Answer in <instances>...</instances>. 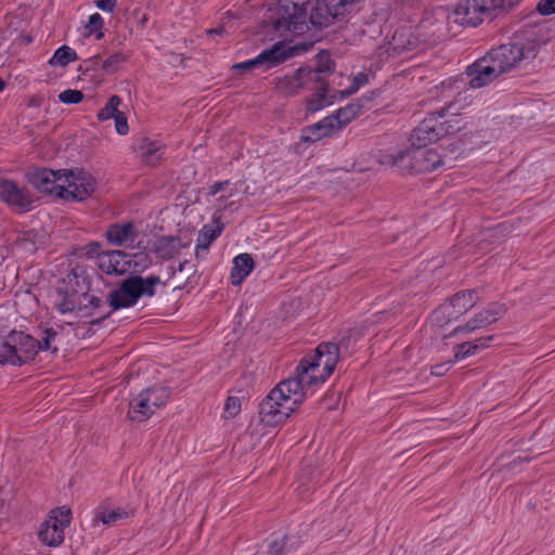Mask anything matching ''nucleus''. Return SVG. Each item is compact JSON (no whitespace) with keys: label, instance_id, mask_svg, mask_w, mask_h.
Segmentation results:
<instances>
[{"label":"nucleus","instance_id":"34","mask_svg":"<svg viewBox=\"0 0 555 555\" xmlns=\"http://www.w3.org/2000/svg\"><path fill=\"white\" fill-rule=\"evenodd\" d=\"M128 59V53L115 52L102 62V69L108 74L116 73Z\"/></svg>","mask_w":555,"mask_h":555},{"label":"nucleus","instance_id":"35","mask_svg":"<svg viewBox=\"0 0 555 555\" xmlns=\"http://www.w3.org/2000/svg\"><path fill=\"white\" fill-rule=\"evenodd\" d=\"M121 104V99L118 95H112L103 108H101L98 113V119L100 121L108 120L114 118L117 113H119V105Z\"/></svg>","mask_w":555,"mask_h":555},{"label":"nucleus","instance_id":"47","mask_svg":"<svg viewBox=\"0 0 555 555\" xmlns=\"http://www.w3.org/2000/svg\"><path fill=\"white\" fill-rule=\"evenodd\" d=\"M494 338V336L490 335V336H485V337H480L476 340L473 341L474 346H476L477 348V352L489 347V344L490 341H492Z\"/></svg>","mask_w":555,"mask_h":555},{"label":"nucleus","instance_id":"45","mask_svg":"<svg viewBox=\"0 0 555 555\" xmlns=\"http://www.w3.org/2000/svg\"><path fill=\"white\" fill-rule=\"evenodd\" d=\"M96 7L105 12H113L117 0H94Z\"/></svg>","mask_w":555,"mask_h":555},{"label":"nucleus","instance_id":"46","mask_svg":"<svg viewBox=\"0 0 555 555\" xmlns=\"http://www.w3.org/2000/svg\"><path fill=\"white\" fill-rule=\"evenodd\" d=\"M230 183L229 180H225V181H219V182H215L214 184H211L208 189V195L210 196H215L217 195L220 191H222L228 184Z\"/></svg>","mask_w":555,"mask_h":555},{"label":"nucleus","instance_id":"23","mask_svg":"<svg viewBox=\"0 0 555 555\" xmlns=\"http://www.w3.org/2000/svg\"><path fill=\"white\" fill-rule=\"evenodd\" d=\"M79 289L56 288L53 306L62 314L76 311V302Z\"/></svg>","mask_w":555,"mask_h":555},{"label":"nucleus","instance_id":"54","mask_svg":"<svg viewBox=\"0 0 555 555\" xmlns=\"http://www.w3.org/2000/svg\"><path fill=\"white\" fill-rule=\"evenodd\" d=\"M348 1H349V2H351V3L353 4V2H354L356 0H348Z\"/></svg>","mask_w":555,"mask_h":555},{"label":"nucleus","instance_id":"4","mask_svg":"<svg viewBox=\"0 0 555 555\" xmlns=\"http://www.w3.org/2000/svg\"><path fill=\"white\" fill-rule=\"evenodd\" d=\"M466 122L460 115H446L443 111L435 112L425 117L412 131L413 143H434L448 135L465 129Z\"/></svg>","mask_w":555,"mask_h":555},{"label":"nucleus","instance_id":"2","mask_svg":"<svg viewBox=\"0 0 555 555\" xmlns=\"http://www.w3.org/2000/svg\"><path fill=\"white\" fill-rule=\"evenodd\" d=\"M276 12L273 28L285 39L304 35L311 27H327L337 20L322 0L308 1L301 7L286 0Z\"/></svg>","mask_w":555,"mask_h":555},{"label":"nucleus","instance_id":"49","mask_svg":"<svg viewBox=\"0 0 555 555\" xmlns=\"http://www.w3.org/2000/svg\"><path fill=\"white\" fill-rule=\"evenodd\" d=\"M88 62L91 63L92 65H99L101 62V57H100V55H95V56L91 57Z\"/></svg>","mask_w":555,"mask_h":555},{"label":"nucleus","instance_id":"27","mask_svg":"<svg viewBox=\"0 0 555 555\" xmlns=\"http://www.w3.org/2000/svg\"><path fill=\"white\" fill-rule=\"evenodd\" d=\"M312 85V89L317 88V92L307 100V109L314 113L331 104V101L327 99V86L324 82Z\"/></svg>","mask_w":555,"mask_h":555},{"label":"nucleus","instance_id":"32","mask_svg":"<svg viewBox=\"0 0 555 555\" xmlns=\"http://www.w3.org/2000/svg\"><path fill=\"white\" fill-rule=\"evenodd\" d=\"M221 229L204 225L197 237V254L208 251L210 244L220 235Z\"/></svg>","mask_w":555,"mask_h":555},{"label":"nucleus","instance_id":"37","mask_svg":"<svg viewBox=\"0 0 555 555\" xmlns=\"http://www.w3.org/2000/svg\"><path fill=\"white\" fill-rule=\"evenodd\" d=\"M59 100L64 104H78L83 100V93L80 90L67 89L59 94Z\"/></svg>","mask_w":555,"mask_h":555},{"label":"nucleus","instance_id":"42","mask_svg":"<svg viewBox=\"0 0 555 555\" xmlns=\"http://www.w3.org/2000/svg\"><path fill=\"white\" fill-rule=\"evenodd\" d=\"M537 10L541 15H551L555 13V0H539Z\"/></svg>","mask_w":555,"mask_h":555},{"label":"nucleus","instance_id":"36","mask_svg":"<svg viewBox=\"0 0 555 555\" xmlns=\"http://www.w3.org/2000/svg\"><path fill=\"white\" fill-rule=\"evenodd\" d=\"M455 360H462L467 357L474 356L477 353V348L474 346L473 341H465L459 345H455L453 348Z\"/></svg>","mask_w":555,"mask_h":555},{"label":"nucleus","instance_id":"16","mask_svg":"<svg viewBox=\"0 0 555 555\" xmlns=\"http://www.w3.org/2000/svg\"><path fill=\"white\" fill-rule=\"evenodd\" d=\"M466 75L469 78L468 85L472 88H482L500 76L496 67L492 64L488 55L477 60L474 64L469 65L466 69Z\"/></svg>","mask_w":555,"mask_h":555},{"label":"nucleus","instance_id":"22","mask_svg":"<svg viewBox=\"0 0 555 555\" xmlns=\"http://www.w3.org/2000/svg\"><path fill=\"white\" fill-rule=\"evenodd\" d=\"M190 246V243L183 244L179 236H162L154 242L153 251L164 260L173 258L182 248Z\"/></svg>","mask_w":555,"mask_h":555},{"label":"nucleus","instance_id":"31","mask_svg":"<svg viewBox=\"0 0 555 555\" xmlns=\"http://www.w3.org/2000/svg\"><path fill=\"white\" fill-rule=\"evenodd\" d=\"M311 72H315V78H310L311 81L317 85V82H324L321 75L330 74L334 70V62L330 57L328 53L322 52L318 55L317 66L314 68L310 67Z\"/></svg>","mask_w":555,"mask_h":555},{"label":"nucleus","instance_id":"29","mask_svg":"<svg viewBox=\"0 0 555 555\" xmlns=\"http://www.w3.org/2000/svg\"><path fill=\"white\" fill-rule=\"evenodd\" d=\"M85 281L86 276L83 269L79 266H76L75 268L70 269L57 288H72L79 289V292H81L83 291L81 283L83 284Z\"/></svg>","mask_w":555,"mask_h":555},{"label":"nucleus","instance_id":"53","mask_svg":"<svg viewBox=\"0 0 555 555\" xmlns=\"http://www.w3.org/2000/svg\"><path fill=\"white\" fill-rule=\"evenodd\" d=\"M5 82L0 78V92L3 91Z\"/></svg>","mask_w":555,"mask_h":555},{"label":"nucleus","instance_id":"28","mask_svg":"<svg viewBox=\"0 0 555 555\" xmlns=\"http://www.w3.org/2000/svg\"><path fill=\"white\" fill-rule=\"evenodd\" d=\"M163 145L156 141L144 140L140 145L142 160L149 166L158 164Z\"/></svg>","mask_w":555,"mask_h":555},{"label":"nucleus","instance_id":"25","mask_svg":"<svg viewBox=\"0 0 555 555\" xmlns=\"http://www.w3.org/2000/svg\"><path fill=\"white\" fill-rule=\"evenodd\" d=\"M132 513L122 507L109 509L103 505L99 506L94 512L92 525L95 527L99 522L103 525H115L116 522L127 519Z\"/></svg>","mask_w":555,"mask_h":555},{"label":"nucleus","instance_id":"9","mask_svg":"<svg viewBox=\"0 0 555 555\" xmlns=\"http://www.w3.org/2000/svg\"><path fill=\"white\" fill-rule=\"evenodd\" d=\"M538 51L535 42H513L502 44L487 53L500 75L515 67L521 60L534 57Z\"/></svg>","mask_w":555,"mask_h":555},{"label":"nucleus","instance_id":"10","mask_svg":"<svg viewBox=\"0 0 555 555\" xmlns=\"http://www.w3.org/2000/svg\"><path fill=\"white\" fill-rule=\"evenodd\" d=\"M62 185L64 186L62 199L66 202H81L92 195L96 182L85 170L64 169Z\"/></svg>","mask_w":555,"mask_h":555},{"label":"nucleus","instance_id":"7","mask_svg":"<svg viewBox=\"0 0 555 555\" xmlns=\"http://www.w3.org/2000/svg\"><path fill=\"white\" fill-rule=\"evenodd\" d=\"M521 0H461L455 14L463 25L476 27L485 18L500 12H507L518 5Z\"/></svg>","mask_w":555,"mask_h":555},{"label":"nucleus","instance_id":"26","mask_svg":"<svg viewBox=\"0 0 555 555\" xmlns=\"http://www.w3.org/2000/svg\"><path fill=\"white\" fill-rule=\"evenodd\" d=\"M102 306V300L89 294L87 291L78 292V298L76 302V313H79L81 317L92 315L94 310Z\"/></svg>","mask_w":555,"mask_h":555},{"label":"nucleus","instance_id":"43","mask_svg":"<svg viewBox=\"0 0 555 555\" xmlns=\"http://www.w3.org/2000/svg\"><path fill=\"white\" fill-rule=\"evenodd\" d=\"M367 82V76L363 73H359L353 78V83L350 88H348L345 92L350 95L354 93L361 86H364Z\"/></svg>","mask_w":555,"mask_h":555},{"label":"nucleus","instance_id":"13","mask_svg":"<svg viewBox=\"0 0 555 555\" xmlns=\"http://www.w3.org/2000/svg\"><path fill=\"white\" fill-rule=\"evenodd\" d=\"M64 169L52 170L49 168H34L28 171L29 183L40 193L54 196L62 199L64 192L63 183Z\"/></svg>","mask_w":555,"mask_h":555},{"label":"nucleus","instance_id":"6","mask_svg":"<svg viewBox=\"0 0 555 555\" xmlns=\"http://www.w3.org/2000/svg\"><path fill=\"white\" fill-rule=\"evenodd\" d=\"M427 144L412 143L411 147L391 157V165L398 167L403 173H424L435 170L442 165V158L436 150L427 147Z\"/></svg>","mask_w":555,"mask_h":555},{"label":"nucleus","instance_id":"39","mask_svg":"<svg viewBox=\"0 0 555 555\" xmlns=\"http://www.w3.org/2000/svg\"><path fill=\"white\" fill-rule=\"evenodd\" d=\"M241 411V401L237 397H229L224 404L227 417H235Z\"/></svg>","mask_w":555,"mask_h":555},{"label":"nucleus","instance_id":"50","mask_svg":"<svg viewBox=\"0 0 555 555\" xmlns=\"http://www.w3.org/2000/svg\"><path fill=\"white\" fill-rule=\"evenodd\" d=\"M223 31H224V28L221 27V28H216V29H209L207 33L221 35Z\"/></svg>","mask_w":555,"mask_h":555},{"label":"nucleus","instance_id":"8","mask_svg":"<svg viewBox=\"0 0 555 555\" xmlns=\"http://www.w3.org/2000/svg\"><path fill=\"white\" fill-rule=\"evenodd\" d=\"M169 397L167 387L154 386L143 389L129 402L128 417L133 422H144L164 406Z\"/></svg>","mask_w":555,"mask_h":555},{"label":"nucleus","instance_id":"1","mask_svg":"<svg viewBox=\"0 0 555 555\" xmlns=\"http://www.w3.org/2000/svg\"><path fill=\"white\" fill-rule=\"evenodd\" d=\"M338 360L339 347L334 343H322L304 357L294 375L280 382L260 403L261 423L270 427L284 423L305 401L307 391L333 374Z\"/></svg>","mask_w":555,"mask_h":555},{"label":"nucleus","instance_id":"15","mask_svg":"<svg viewBox=\"0 0 555 555\" xmlns=\"http://www.w3.org/2000/svg\"><path fill=\"white\" fill-rule=\"evenodd\" d=\"M315 72L309 66H301L293 75H285L276 80V89L286 96L297 94L301 89H312L310 78H315Z\"/></svg>","mask_w":555,"mask_h":555},{"label":"nucleus","instance_id":"19","mask_svg":"<svg viewBox=\"0 0 555 555\" xmlns=\"http://www.w3.org/2000/svg\"><path fill=\"white\" fill-rule=\"evenodd\" d=\"M286 59V51L279 44H275L272 49L261 52L257 57L253 60L234 64L233 69L251 70L262 65H266V68H271L282 63Z\"/></svg>","mask_w":555,"mask_h":555},{"label":"nucleus","instance_id":"24","mask_svg":"<svg viewBox=\"0 0 555 555\" xmlns=\"http://www.w3.org/2000/svg\"><path fill=\"white\" fill-rule=\"evenodd\" d=\"M254 259L249 254H241L233 259V268L231 270V283L240 285L253 271Z\"/></svg>","mask_w":555,"mask_h":555},{"label":"nucleus","instance_id":"38","mask_svg":"<svg viewBox=\"0 0 555 555\" xmlns=\"http://www.w3.org/2000/svg\"><path fill=\"white\" fill-rule=\"evenodd\" d=\"M131 262H133V269L135 271H143L149 268L152 263L150 256L145 253H137L130 257Z\"/></svg>","mask_w":555,"mask_h":555},{"label":"nucleus","instance_id":"12","mask_svg":"<svg viewBox=\"0 0 555 555\" xmlns=\"http://www.w3.org/2000/svg\"><path fill=\"white\" fill-rule=\"evenodd\" d=\"M72 512L65 506L53 509L41 525L39 539L48 546H57L64 541V530L70 524Z\"/></svg>","mask_w":555,"mask_h":555},{"label":"nucleus","instance_id":"51","mask_svg":"<svg viewBox=\"0 0 555 555\" xmlns=\"http://www.w3.org/2000/svg\"><path fill=\"white\" fill-rule=\"evenodd\" d=\"M207 253L208 251H199V254H197V247L195 248V256L197 259L204 258Z\"/></svg>","mask_w":555,"mask_h":555},{"label":"nucleus","instance_id":"17","mask_svg":"<svg viewBox=\"0 0 555 555\" xmlns=\"http://www.w3.org/2000/svg\"><path fill=\"white\" fill-rule=\"evenodd\" d=\"M506 309L504 305L492 302L485 310L476 314L474 318L468 320L465 325L457 326L453 334L457 333H472L476 330L483 328L498 320H500L505 313Z\"/></svg>","mask_w":555,"mask_h":555},{"label":"nucleus","instance_id":"52","mask_svg":"<svg viewBox=\"0 0 555 555\" xmlns=\"http://www.w3.org/2000/svg\"><path fill=\"white\" fill-rule=\"evenodd\" d=\"M186 263H188V261H183V262H181V263L179 264V267H178V271H179V272L183 271V270H184V267H185V264H186Z\"/></svg>","mask_w":555,"mask_h":555},{"label":"nucleus","instance_id":"14","mask_svg":"<svg viewBox=\"0 0 555 555\" xmlns=\"http://www.w3.org/2000/svg\"><path fill=\"white\" fill-rule=\"evenodd\" d=\"M0 199L20 214L33 209L34 199L28 189L10 179H0Z\"/></svg>","mask_w":555,"mask_h":555},{"label":"nucleus","instance_id":"5","mask_svg":"<svg viewBox=\"0 0 555 555\" xmlns=\"http://www.w3.org/2000/svg\"><path fill=\"white\" fill-rule=\"evenodd\" d=\"M159 284L162 281L157 275L146 278L130 275L108 294V304L114 311L133 307L140 298L153 297L156 294V286Z\"/></svg>","mask_w":555,"mask_h":555},{"label":"nucleus","instance_id":"18","mask_svg":"<svg viewBox=\"0 0 555 555\" xmlns=\"http://www.w3.org/2000/svg\"><path fill=\"white\" fill-rule=\"evenodd\" d=\"M130 255L122 250H109L98 255V266L105 274H125L131 263Z\"/></svg>","mask_w":555,"mask_h":555},{"label":"nucleus","instance_id":"48","mask_svg":"<svg viewBox=\"0 0 555 555\" xmlns=\"http://www.w3.org/2000/svg\"><path fill=\"white\" fill-rule=\"evenodd\" d=\"M448 369L446 367V364H439L433 367L431 374L441 376Z\"/></svg>","mask_w":555,"mask_h":555},{"label":"nucleus","instance_id":"33","mask_svg":"<svg viewBox=\"0 0 555 555\" xmlns=\"http://www.w3.org/2000/svg\"><path fill=\"white\" fill-rule=\"evenodd\" d=\"M75 60H77V53L70 47L63 46L54 52L49 63L52 66H66Z\"/></svg>","mask_w":555,"mask_h":555},{"label":"nucleus","instance_id":"44","mask_svg":"<svg viewBox=\"0 0 555 555\" xmlns=\"http://www.w3.org/2000/svg\"><path fill=\"white\" fill-rule=\"evenodd\" d=\"M103 26V18L99 13L92 14L89 17L88 27L90 31H95Z\"/></svg>","mask_w":555,"mask_h":555},{"label":"nucleus","instance_id":"41","mask_svg":"<svg viewBox=\"0 0 555 555\" xmlns=\"http://www.w3.org/2000/svg\"><path fill=\"white\" fill-rule=\"evenodd\" d=\"M115 120V129L117 133L125 135L129 132V126L126 115L119 111L114 117Z\"/></svg>","mask_w":555,"mask_h":555},{"label":"nucleus","instance_id":"21","mask_svg":"<svg viewBox=\"0 0 555 555\" xmlns=\"http://www.w3.org/2000/svg\"><path fill=\"white\" fill-rule=\"evenodd\" d=\"M338 130V122L334 117L327 116L322 120L302 129L301 141L317 142Z\"/></svg>","mask_w":555,"mask_h":555},{"label":"nucleus","instance_id":"11","mask_svg":"<svg viewBox=\"0 0 555 555\" xmlns=\"http://www.w3.org/2000/svg\"><path fill=\"white\" fill-rule=\"evenodd\" d=\"M477 304V295L474 291H463L456 293L449 302L439 306L431 314V320L442 325L452 320H456L466 313Z\"/></svg>","mask_w":555,"mask_h":555},{"label":"nucleus","instance_id":"40","mask_svg":"<svg viewBox=\"0 0 555 555\" xmlns=\"http://www.w3.org/2000/svg\"><path fill=\"white\" fill-rule=\"evenodd\" d=\"M286 546V538L274 540L268 545L266 555H283Z\"/></svg>","mask_w":555,"mask_h":555},{"label":"nucleus","instance_id":"3","mask_svg":"<svg viewBox=\"0 0 555 555\" xmlns=\"http://www.w3.org/2000/svg\"><path fill=\"white\" fill-rule=\"evenodd\" d=\"M57 332L47 327L41 332V338L24 332L12 331L0 343V364L23 365L33 360L40 350L57 351L53 345Z\"/></svg>","mask_w":555,"mask_h":555},{"label":"nucleus","instance_id":"20","mask_svg":"<svg viewBox=\"0 0 555 555\" xmlns=\"http://www.w3.org/2000/svg\"><path fill=\"white\" fill-rule=\"evenodd\" d=\"M105 237L111 245L117 247H132L138 237V231L132 221L111 224Z\"/></svg>","mask_w":555,"mask_h":555},{"label":"nucleus","instance_id":"30","mask_svg":"<svg viewBox=\"0 0 555 555\" xmlns=\"http://www.w3.org/2000/svg\"><path fill=\"white\" fill-rule=\"evenodd\" d=\"M361 111V105L359 103H350L345 107H341L336 111L335 114L331 115L338 122V130L344 126L349 124L353 118H356Z\"/></svg>","mask_w":555,"mask_h":555}]
</instances>
